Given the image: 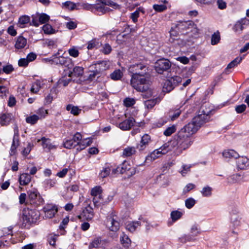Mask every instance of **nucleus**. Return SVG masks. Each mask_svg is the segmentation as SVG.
<instances>
[{"mask_svg":"<svg viewBox=\"0 0 249 249\" xmlns=\"http://www.w3.org/2000/svg\"><path fill=\"white\" fill-rule=\"evenodd\" d=\"M128 71L132 73L130 84L138 91L144 92L149 89L151 80L148 66L143 62L131 65Z\"/></svg>","mask_w":249,"mask_h":249,"instance_id":"f257e3e1","label":"nucleus"},{"mask_svg":"<svg viewBox=\"0 0 249 249\" xmlns=\"http://www.w3.org/2000/svg\"><path fill=\"white\" fill-rule=\"evenodd\" d=\"M204 107H202L197 115L195 116L191 123H188L180 131L191 137L196 133L198 129L210 119V114L212 111L210 109L204 110Z\"/></svg>","mask_w":249,"mask_h":249,"instance_id":"f03ea898","label":"nucleus"},{"mask_svg":"<svg viewBox=\"0 0 249 249\" xmlns=\"http://www.w3.org/2000/svg\"><path fill=\"white\" fill-rule=\"evenodd\" d=\"M167 143L169 144V148H171V151L176 148L174 154L176 156H179L183 150L188 149L192 144L193 141L191 137L187 134L183 133L182 131H179L177 137Z\"/></svg>","mask_w":249,"mask_h":249,"instance_id":"7ed1b4c3","label":"nucleus"},{"mask_svg":"<svg viewBox=\"0 0 249 249\" xmlns=\"http://www.w3.org/2000/svg\"><path fill=\"white\" fill-rule=\"evenodd\" d=\"M40 215V212L36 209H24L21 219L22 226L28 228L31 224H35L37 222Z\"/></svg>","mask_w":249,"mask_h":249,"instance_id":"20e7f679","label":"nucleus"},{"mask_svg":"<svg viewBox=\"0 0 249 249\" xmlns=\"http://www.w3.org/2000/svg\"><path fill=\"white\" fill-rule=\"evenodd\" d=\"M136 168L134 167H131L129 163L126 161H124L117 168L112 170V174L120 172L121 174H126L128 177L132 176L136 174Z\"/></svg>","mask_w":249,"mask_h":249,"instance_id":"39448f33","label":"nucleus"},{"mask_svg":"<svg viewBox=\"0 0 249 249\" xmlns=\"http://www.w3.org/2000/svg\"><path fill=\"white\" fill-rule=\"evenodd\" d=\"M106 225L112 231H117L120 229V219L115 212L110 213L107 218Z\"/></svg>","mask_w":249,"mask_h":249,"instance_id":"423d86ee","label":"nucleus"},{"mask_svg":"<svg viewBox=\"0 0 249 249\" xmlns=\"http://www.w3.org/2000/svg\"><path fill=\"white\" fill-rule=\"evenodd\" d=\"M52 64L60 65L64 66L68 68H71L73 64L71 58L69 57L57 56L56 54L52 56V59L50 60Z\"/></svg>","mask_w":249,"mask_h":249,"instance_id":"0eeeda50","label":"nucleus"},{"mask_svg":"<svg viewBox=\"0 0 249 249\" xmlns=\"http://www.w3.org/2000/svg\"><path fill=\"white\" fill-rule=\"evenodd\" d=\"M168 145L169 144L166 143L160 148L155 150L147 157V159L148 160H154L161 157L162 155L166 154L171 151V148H169Z\"/></svg>","mask_w":249,"mask_h":249,"instance_id":"6e6552de","label":"nucleus"},{"mask_svg":"<svg viewBox=\"0 0 249 249\" xmlns=\"http://www.w3.org/2000/svg\"><path fill=\"white\" fill-rule=\"evenodd\" d=\"M171 67L170 61L165 59L158 60L155 64V70L156 71L161 74L163 71L168 70Z\"/></svg>","mask_w":249,"mask_h":249,"instance_id":"1a4fd4ad","label":"nucleus"},{"mask_svg":"<svg viewBox=\"0 0 249 249\" xmlns=\"http://www.w3.org/2000/svg\"><path fill=\"white\" fill-rule=\"evenodd\" d=\"M28 198L30 203L35 206L40 205L44 200L39 193L36 190H32L28 192Z\"/></svg>","mask_w":249,"mask_h":249,"instance_id":"9d476101","label":"nucleus"},{"mask_svg":"<svg viewBox=\"0 0 249 249\" xmlns=\"http://www.w3.org/2000/svg\"><path fill=\"white\" fill-rule=\"evenodd\" d=\"M94 215L92 208L90 205H89L83 210L81 213L78 216V218L82 220L89 221L92 219Z\"/></svg>","mask_w":249,"mask_h":249,"instance_id":"9b49d317","label":"nucleus"},{"mask_svg":"<svg viewBox=\"0 0 249 249\" xmlns=\"http://www.w3.org/2000/svg\"><path fill=\"white\" fill-rule=\"evenodd\" d=\"M236 166L238 170H244L249 167V158L246 156H239L236 159Z\"/></svg>","mask_w":249,"mask_h":249,"instance_id":"f8f14e48","label":"nucleus"},{"mask_svg":"<svg viewBox=\"0 0 249 249\" xmlns=\"http://www.w3.org/2000/svg\"><path fill=\"white\" fill-rule=\"evenodd\" d=\"M57 207L53 204H47L43 208L44 217L46 218L53 217L57 212Z\"/></svg>","mask_w":249,"mask_h":249,"instance_id":"ddd939ff","label":"nucleus"},{"mask_svg":"<svg viewBox=\"0 0 249 249\" xmlns=\"http://www.w3.org/2000/svg\"><path fill=\"white\" fill-rule=\"evenodd\" d=\"M249 25V19L245 18L236 22L233 27V30L236 33L240 34L245 26Z\"/></svg>","mask_w":249,"mask_h":249,"instance_id":"4468645a","label":"nucleus"},{"mask_svg":"<svg viewBox=\"0 0 249 249\" xmlns=\"http://www.w3.org/2000/svg\"><path fill=\"white\" fill-rule=\"evenodd\" d=\"M177 27L179 30L184 31L187 30L192 29L196 30V25L191 21H184L179 22L177 25Z\"/></svg>","mask_w":249,"mask_h":249,"instance_id":"2eb2a0df","label":"nucleus"},{"mask_svg":"<svg viewBox=\"0 0 249 249\" xmlns=\"http://www.w3.org/2000/svg\"><path fill=\"white\" fill-rule=\"evenodd\" d=\"M142 225V219L139 218V221H128L125 223V229L128 231L133 232Z\"/></svg>","mask_w":249,"mask_h":249,"instance_id":"dca6fc26","label":"nucleus"},{"mask_svg":"<svg viewBox=\"0 0 249 249\" xmlns=\"http://www.w3.org/2000/svg\"><path fill=\"white\" fill-rule=\"evenodd\" d=\"M135 120L133 118H129L118 124V127L122 130H129L133 126Z\"/></svg>","mask_w":249,"mask_h":249,"instance_id":"f3484780","label":"nucleus"},{"mask_svg":"<svg viewBox=\"0 0 249 249\" xmlns=\"http://www.w3.org/2000/svg\"><path fill=\"white\" fill-rule=\"evenodd\" d=\"M95 74L100 73L109 68V62L107 61H98L94 64Z\"/></svg>","mask_w":249,"mask_h":249,"instance_id":"a211bd4d","label":"nucleus"},{"mask_svg":"<svg viewBox=\"0 0 249 249\" xmlns=\"http://www.w3.org/2000/svg\"><path fill=\"white\" fill-rule=\"evenodd\" d=\"M40 141L42 142L41 145L44 149H47L49 151H50L56 148V146L51 143V140L49 138L43 137L40 139L37 140V142Z\"/></svg>","mask_w":249,"mask_h":249,"instance_id":"6ab92c4d","label":"nucleus"},{"mask_svg":"<svg viewBox=\"0 0 249 249\" xmlns=\"http://www.w3.org/2000/svg\"><path fill=\"white\" fill-rule=\"evenodd\" d=\"M105 243V241L103 240L101 237H96L94 238L90 242L89 248H99L103 247Z\"/></svg>","mask_w":249,"mask_h":249,"instance_id":"aec40b11","label":"nucleus"},{"mask_svg":"<svg viewBox=\"0 0 249 249\" xmlns=\"http://www.w3.org/2000/svg\"><path fill=\"white\" fill-rule=\"evenodd\" d=\"M27 45V39L22 36H18L16 40L15 47L17 49L24 48Z\"/></svg>","mask_w":249,"mask_h":249,"instance_id":"412c9836","label":"nucleus"},{"mask_svg":"<svg viewBox=\"0 0 249 249\" xmlns=\"http://www.w3.org/2000/svg\"><path fill=\"white\" fill-rule=\"evenodd\" d=\"M31 180V175L27 173L21 174L18 178V181L20 185L25 186L29 183Z\"/></svg>","mask_w":249,"mask_h":249,"instance_id":"4be33fe9","label":"nucleus"},{"mask_svg":"<svg viewBox=\"0 0 249 249\" xmlns=\"http://www.w3.org/2000/svg\"><path fill=\"white\" fill-rule=\"evenodd\" d=\"M12 118L11 113H2L0 114V124L1 125H6L8 124Z\"/></svg>","mask_w":249,"mask_h":249,"instance_id":"5701e85b","label":"nucleus"},{"mask_svg":"<svg viewBox=\"0 0 249 249\" xmlns=\"http://www.w3.org/2000/svg\"><path fill=\"white\" fill-rule=\"evenodd\" d=\"M120 240L122 245L126 248H129L131 243V240L129 239L128 236L123 232L120 235Z\"/></svg>","mask_w":249,"mask_h":249,"instance_id":"b1692460","label":"nucleus"},{"mask_svg":"<svg viewBox=\"0 0 249 249\" xmlns=\"http://www.w3.org/2000/svg\"><path fill=\"white\" fill-rule=\"evenodd\" d=\"M150 141V137L147 134L144 135L142 137L140 143L138 145L140 150H143Z\"/></svg>","mask_w":249,"mask_h":249,"instance_id":"393cba45","label":"nucleus"},{"mask_svg":"<svg viewBox=\"0 0 249 249\" xmlns=\"http://www.w3.org/2000/svg\"><path fill=\"white\" fill-rule=\"evenodd\" d=\"M223 156L225 158H235L237 159L239 157V154L235 151L232 149H228L224 150L222 153Z\"/></svg>","mask_w":249,"mask_h":249,"instance_id":"a878e982","label":"nucleus"},{"mask_svg":"<svg viewBox=\"0 0 249 249\" xmlns=\"http://www.w3.org/2000/svg\"><path fill=\"white\" fill-rule=\"evenodd\" d=\"M84 72V69L82 67L76 66L75 67L72 71L69 73V77L75 76L79 77L82 75Z\"/></svg>","mask_w":249,"mask_h":249,"instance_id":"bb28decb","label":"nucleus"},{"mask_svg":"<svg viewBox=\"0 0 249 249\" xmlns=\"http://www.w3.org/2000/svg\"><path fill=\"white\" fill-rule=\"evenodd\" d=\"M30 21V18L28 16L23 15L19 17L18 21V25L20 28H24L26 24Z\"/></svg>","mask_w":249,"mask_h":249,"instance_id":"cd10ccee","label":"nucleus"},{"mask_svg":"<svg viewBox=\"0 0 249 249\" xmlns=\"http://www.w3.org/2000/svg\"><path fill=\"white\" fill-rule=\"evenodd\" d=\"M190 232V235L194 238H195V237L197 236L201 233L200 229L199 226L196 224H193L191 226Z\"/></svg>","mask_w":249,"mask_h":249,"instance_id":"c85d7f7f","label":"nucleus"},{"mask_svg":"<svg viewBox=\"0 0 249 249\" xmlns=\"http://www.w3.org/2000/svg\"><path fill=\"white\" fill-rule=\"evenodd\" d=\"M140 13H144V8L142 7H139L135 12L131 13L130 18L134 23H136L138 21V18L140 16Z\"/></svg>","mask_w":249,"mask_h":249,"instance_id":"c756f323","label":"nucleus"},{"mask_svg":"<svg viewBox=\"0 0 249 249\" xmlns=\"http://www.w3.org/2000/svg\"><path fill=\"white\" fill-rule=\"evenodd\" d=\"M91 143V140L88 139H85L84 140H82L80 141V142L78 144L77 150H82L85 149L88 146H89Z\"/></svg>","mask_w":249,"mask_h":249,"instance_id":"7c9ffc66","label":"nucleus"},{"mask_svg":"<svg viewBox=\"0 0 249 249\" xmlns=\"http://www.w3.org/2000/svg\"><path fill=\"white\" fill-rule=\"evenodd\" d=\"M192 166L193 164H182L179 172L183 177H184L190 172Z\"/></svg>","mask_w":249,"mask_h":249,"instance_id":"2f4dec72","label":"nucleus"},{"mask_svg":"<svg viewBox=\"0 0 249 249\" xmlns=\"http://www.w3.org/2000/svg\"><path fill=\"white\" fill-rule=\"evenodd\" d=\"M136 149L134 147H127L125 148L123 152V156L124 157H128L132 156L136 153Z\"/></svg>","mask_w":249,"mask_h":249,"instance_id":"473e14b6","label":"nucleus"},{"mask_svg":"<svg viewBox=\"0 0 249 249\" xmlns=\"http://www.w3.org/2000/svg\"><path fill=\"white\" fill-rule=\"evenodd\" d=\"M170 79H168L165 81L163 86V90L164 92H169L174 89L175 87L174 85L171 83Z\"/></svg>","mask_w":249,"mask_h":249,"instance_id":"72a5a7b5","label":"nucleus"},{"mask_svg":"<svg viewBox=\"0 0 249 249\" xmlns=\"http://www.w3.org/2000/svg\"><path fill=\"white\" fill-rule=\"evenodd\" d=\"M167 3V1L164 0L163 3L154 4L153 5V8L157 12H161L167 9V6L165 5V3Z\"/></svg>","mask_w":249,"mask_h":249,"instance_id":"f704fd0d","label":"nucleus"},{"mask_svg":"<svg viewBox=\"0 0 249 249\" xmlns=\"http://www.w3.org/2000/svg\"><path fill=\"white\" fill-rule=\"evenodd\" d=\"M212 187L209 186H206L202 188L200 193L204 197H210L212 196Z\"/></svg>","mask_w":249,"mask_h":249,"instance_id":"c9c22d12","label":"nucleus"},{"mask_svg":"<svg viewBox=\"0 0 249 249\" xmlns=\"http://www.w3.org/2000/svg\"><path fill=\"white\" fill-rule=\"evenodd\" d=\"M58 235L54 233L49 234L47 236L48 242L51 246L55 247V242L58 237Z\"/></svg>","mask_w":249,"mask_h":249,"instance_id":"e433bc0d","label":"nucleus"},{"mask_svg":"<svg viewBox=\"0 0 249 249\" xmlns=\"http://www.w3.org/2000/svg\"><path fill=\"white\" fill-rule=\"evenodd\" d=\"M102 188L99 186H97L93 188L91 190V195L93 197H99L102 196Z\"/></svg>","mask_w":249,"mask_h":249,"instance_id":"4c0bfd02","label":"nucleus"},{"mask_svg":"<svg viewBox=\"0 0 249 249\" xmlns=\"http://www.w3.org/2000/svg\"><path fill=\"white\" fill-rule=\"evenodd\" d=\"M196 240V238L193 237L190 235L183 234L178 238V241L182 243H185L187 242H193Z\"/></svg>","mask_w":249,"mask_h":249,"instance_id":"58836bf2","label":"nucleus"},{"mask_svg":"<svg viewBox=\"0 0 249 249\" xmlns=\"http://www.w3.org/2000/svg\"><path fill=\"white\" fill-rule=\"evenodd\" d=\"M123 72L120 70H116L110 75V78L114 80H118L123 76Z\"/></svg>","mask_w":249,"mask_h":249,"instance_id":"ea45409f","label":"nucleus"},{"mask_svg":"<svg viewBox=\"0 0 249 249\" xmlns=\"http://www.w3.org/2000/svg\"><path fill=\"white\" fill-rule=\"evenodd\" d=\"M63 146L67 149H71L77 146L75 143L71 139H66L63 142Z\"/></svg>","mask_w":249,"mask_h":249,"instance_id":"a19ab883","label":"nucleus"},{"mask_svg":"<svg viewBox=\"0 0 249 249\" xmlns=\"http://www.w3.org/2000/svg\"><path fill=\"white\" fill-rule=\"evenodd\" d=\"M181 111L179 109L171 110L169 112V117L172 121L176 120L180 114Z\"/></svg>","mask_w":249,"mask_h":249,"instance_id":"79ce46f5","label":"nucleus"},{"mask_svg":"<svg viewBox=\"0 0 249 249\" xmlns=\"http://www.w3.org/2000/svg\"><path fill=\"white\" fill-rule=\"evenodd\" d=\"M66 109L68 111H70L71 114L74 115L79 114L81 111V110L77 107L73 106L71 105H68L66 107Z\"/></svg>","mask_w":249,"mask_h":249,"instance_id":"37998d69","label":"nucleus"},{"mask_svg":"<svg viewBox=\"0 0 249 249\" xmlns=\"http://www.w3.org/2000/svg\"><path fill=\"white\" fill-rule=\"evenodd\" d=\"M57 181L55 179H46L44 182L43 184L45 188H51L55 186L56 184Z\"/></svg>","mask_w":249,"mask_h":249,"instance_id":"c03bdc74","label":"nucleus"},{"mask_svg":"<svg viewBox=\"0 0 249 249\" xmlns=\"http://www.w3.org/2000/svg\"><path fill=\"white\" fill-rule=\"evenodd\" d=\"M39 119V117L37 115L34 114L26 117V122L28 124H34L36 123L37 121Z\"/></svg>","mask_w":249,"mask_h":249,"instance_id":"a18cd8bd","label":"nucleus"},{"mask_svg":"<svg viewBox=\"0 0 249 249\" xmlns=\"http://www.w3.org/2000/svg\"><path fill=\"white\" fill-rule=\"evenodd\" d=\"M242 60V57H236L228 64L226 69L228 70L229 69L234 68V67L236 66L238 64H239L241 62Z\"/></svg>","mask_w":249,"mask_h":249,"instance_id":"49530a36","label":"nucleus"},{"mask_svg":"<svg viewBox=\"0 0 249 249\" xmlns=\"http://www.w3.org/2000/svg\"><path fill=\"white\" fill-rule=\"evenodd\" d=\"M50 19V16L45 13L39 14V22L40 24H45Z\"/></svg>","mask_w":249,"mask_h":249,"instance_id":"de8ad7c7","label":"nucleus"},{"mask_svg":"<svg viewBox=\"0 0 249 249\" xmlns=\"http://www.w3.org/2000/svg\"><path fill=\"white\" fill-rule=\"evenodd\" d=\"M171 217L173 221H175L179 219L182 215V213L179 211H174L171 213Z\"/></svg>","mask_w":249,"mask_h":249,"instance_id":"09e8293b","label":"nucleus"},{"mask_svg":"<svg viewBox=\"0 0 249 249\" xmlns=\"http://www.w3.org/2000/svg\"><path fill=\"white\" fill-rule=\"evenodd\" d=\"M220 39V34L218 32L214 33L211 37V44L213 45L217 44Z\"/></svg>","mask_w":249,"mask_h":249,"instance_id":"8fccbe9b","label":"nucleus"},{"mask_svg":"<svg viewBox=\"0 0 249 249\" xmlns=\"http://www.w3.org/2000/svg\"><path fill=\"white\" fill-rule=\"evenodd\" d=\"M40 87V82L39 81H37V80L33 84L31 88V91L33 93H37L39 91Z\"/></svg>","mask_w":249,"mask_h":249,"instance_id":"3c124183","label":"nucleus"},{"mask_svg":"<svg viewBox=\"0 0 249 249\" xmlns=\"http://www.w3.org/2000/svg\"><path fill=\"white\" fill-rule=\"evenodd\" d=\"M32 21L30 24L35 27H38L40 25L39 22V13H36L32 16Z\"/></svg>","mask_w":249,"mask_h":249,"instance_id":"603ef678","label":"nucleus"},{"mask_svg":"<svg viewBox=\"0 0 249 249\" xmlns=\"http://www.w3.org/2000/svg\"><path fill=\"white\" fill-rule=\"evenodd\" d=\"M196 203V200L192 197L186 199L185 201V204L186 208L191 209Z\"/></svg>","mask_w":249,"mask_h":249,"instance_id":"864d4df0","label":"nucleus"},{"mask_svg":"<svg viewBox=\"0 0 249 249\" xmlns=\"http://www.w3.org/2000/svg\"><path fill=\"white\" fill-rule=\"evenodd\" d=\"M110 171L111 169L109 166L103 167L100 173V176L102 178H106L110 174Z\"/></svg>","mask_w":249,"mask_h":249,"instance_id":"5fc2aeb1","label":"nucleus"},{"mask_svg":"<svg viewBox=\"0 0 249 249\" xmlns=\"http://www.w3.org/2000/svg\"><path fill=\"white\" fill-rule=\"evenodd\" d=\"M176 130V127L173 125L167 128L164 131L163 134L166 136H170L174 133Z\"/></svg>","mask_w":249,"mask_h":249,"instance_id":"6e6d98bb","label":"nucleus"},{"mask_svg":"<svg viewBox=\"0 0 249 249\" xmlns=\"http://www.w3.org/2000/svg\"><path fill=\"white\" fill-rule=\"evenodd\" d=\"M62 6L63 7L71 10L74 9L76 7L75 4L70 1H67L62 3Z\"/></svg>","mask_w":249,"mask_h":249,"instance_id":"4d7b16f0","label":"nucleus"},{"mask_svg":"<svg viewBox=\"0 0 249 249\" xmlns=\"http://www.w3.org/2000/svg\"><path fill=\"white\" fill-rule=\"evenodd\" d=\"M42 29L45 34H51L53 33V29L52 26L48 24H46L42 27Z\"/></svg>","mask_w":249,"mask_h":249,"instance_id":"13d9d810","label":"nucleus"},{"mask_svg":"<svg viewBox=\"0 0 249 249\" xmlns=\"http://www.w3.org/2000/svg\"><path fill=\"white\" fill-rule=\"evenodd\" d=\"M68 51L70 56L75 58L77 57L79 54V51L74 47L69 49Z\"/></svg>","mask_w":249,"mask_h":249,"instance_id":"bf43d9fd","label":"nucleus"},{"mask_svg":"<svg viewBox=\"0 0 249 249\" xmlns=\"http://www.w3.org/2000/svg\"><path fill=\"white\" fill-rule=\"evenodd\" d=\"M171 83L174 85L175 87L178 86L182 81V78L178 76H174L169 78Z\"/></svg>","mask_w":249,"mask_h":249,"instance_id":"052dcab7","label":"nucleus"},{"mask_svg":"<svg viewBox=\"0 0 249 249\" xmlns=\"http://www.w3.org/2000/svg\"><path fill=\"white\" fill-rule=\"evenodd\" d=\"M135 104V100L133 98H126L124 100V104L126 107H130Z\"/></svg>","mask_w":249,"mask_h":249,"instance_id":"680f3d73","label":"nucleus"},{"mask_svg":"<svg viewBox=\"0 0 249 249\" xmlns=\"http://www.w3.org/2000/svg\"><path fill=\"white\" fill-rule=\"evenodd\" d=\"M156 104L155 100H148L144 102V106L148 109L152 108Z\"/></svg>","mask_w":249,"mask_h":249,"instance_id":"e2e57ef3","label":"nucleus"},{"mask_svg":"<svg viewBox=\"0 0 249 249\" xmlns=\"http://www.w3.org/2000/svg\"><path fill=\"white\" fill-rule=\"evenodd\" d=\"M112 48L108 44H105L101 49V52L105 54H108L111 52Z\"/></svg>","mask_w":249,"mask_h":249,"instance_id":"0e129e2a","label":"nucleus"},{"mask_svg":"<svg viewBox=\"0 0 249 249\" xmlns=\"http://www.w3.org/2000/svg\"><path fill=\"white\" fill-rule=\"evenodd\" d=\"M36 113L38 114L37 116H39L40 119L45 118L46 115L48 114V112L47 110L44 108H40L37 110Z\"/></svg>","mask_w":249,"mask_h":249,"instance_id":"69168bd1","label":"nucleus"},{"mask_svg":"<svg viewBox=\"0 0 249 249\" xmlns=\"http://www.w3.org/2000/svg\"><path fill=\"white\" fill-rule=\"evenodd\" d=\"M72 139L77 146L78 144L80 142V141L82 139V137L80 133L77 132L73 135Z\"/></svg>","mask_w":249,"mask_h":249,"instance_id":"338daca9","label":"nucleus"},{"mask_svg":"<svg viewBox=\"0 0 249 249\" xmlns=\"http://www.w3.org/2000/svg\"><path fill=\"white\" fill-rule=\"evenodd\" d=\"M14 71V68L12 65H7L2 68V72L9 74Z\"/></svg>","mask_w":249,"mask_h":249,"instance_id":"774afa93","label":"nucleus"}]
</instances>
